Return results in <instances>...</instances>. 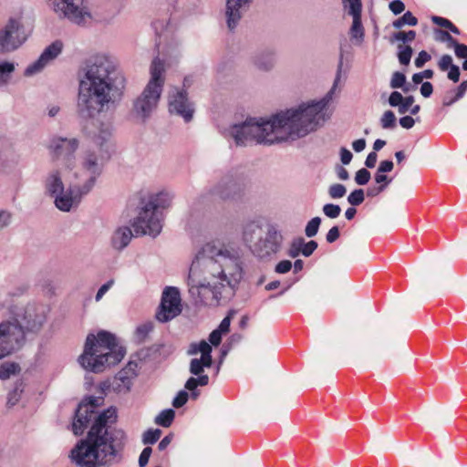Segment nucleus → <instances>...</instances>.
<instances>
[{
    "label": "nucleus",
    "mask_w": 467,
    "mask_h": 467,
    "mask_svg": "<svg viewBox=\"0 0 467 467\" xmlns=\"http://www.w3.org/2000/svg\"><path fill=\"white\" fill-rule=\"evenodd\" d=\"M342 61L331 89L319 100L280 110L266 118H248L229 129L237 146H271L304 138L330 119L328 109L340 78Z\"/></svg>",
    "instance_id": "f257e3e1"
},
{
    "label": "nucleus",
    "mask_w": 467,
    "mask_h": 467,
    "mask_svg": "<svg viewBox=\"0 0 467 467\" xmlns=\"http://www.w3.org/2000/svg\"><path fill=\"white\" fill-rule=\"evenodd\" d=\"M78 88L77 110L84 119H91L96 130L84 128L85 134L101 149L111 136L110 124L93 119L115 106L121 99L126 87V78L119 60L108 54H99L87 61L78 74Z\"/></svg>",
    "instance_id": "f03ea898"
},
{
    "label": "nucleus",
    "mask_w": 467,
    "mask_h": 467,
    "mask_svg": "<svg viewBox=\"0 0 467 467\" xmlns=\"http://www.w3.org/2000/svg\"><path fill=\"white\" fill-rule=\"evenodd\" d=\"M101 397L90 396L76 410L72 431L75 435L83 434L89 426L86 439L81 440L71 451L73 461L80 467L111 466L123 459L127 444L126 432L113 425L117 421V410L110 407L100 412Z\"/></svg>",
    "instance_id": "7ed1b4c3"
},
{
    "label": "nucleus",
    "mask_w": 467,
    "mask_h": 467,
    "mask_svg": "<svg viewBox=\"0 0 467 467\" xmlns=\"http://www.w3.org/2000/svg\"><path fill=\"white\" fill-rule=\"evenodd\" d=\"M244 277V263L237 248L218 240L204 244L189 269V292L200 301L217 306L234 295Z\"/></svg>",
    "instance_id": "20e7f679"
},
{
    "label": "nucleus",
    "mask_w": 467,
    "mask_h": 467,
    "mask_svg": "<svg viewBox=\"0 0 467 467\" xmlns=\"http://www.w3.org/2000/svg\"><path fill=\"white\" fill-rule=\"evenodd\" d=\"M47 314V308L44 305L29 304L11 319L0 324V340L8 354L18 348L26 336L41 331Z\"/></svg>",
    "instance_id": "39448f33"
},
{
    "label": "nucleus",
    "mask_w": 467,
    "mask_h": 467,
    "mask_svg": "<svg viewBox=\"0 0 467 467\" xmlns=\"http://www.w3.org/2000/svg\"><path fill=\"white\" fill-rule=\"evenodd\" d=\"M125 350L118 346L115 336L107 331H99L97 336L87 337L84 352L78 358L82 368L94 373L101 372L106 367L119 363Z\"/></svg>",
    "instance_id": "423d86ee"
},
{
    "label": "nucleus",
    "mask_w": 467,
    "mask_h": 467,
    "mask_svg": "<svg viewBox=\"0 0 467 467\" xmlns=\"http://www.w3.org/2000/svg\"><path fill=\"white\" fill-rule=\"evenodd\" d=\"M150 78L141 93L133 100L131 112L141 122L148 120L157 109L164 85V63L159 57L150 65Z\"/></svg>",
    "instance_id": "0eeeda50"
},
{
    "label": "nucleus",
    "mask_w": 467,
    "mask_h": 467,
    "mask_svg": "<svg viewBox=\"0 0 467 467\" xmlns=\"http://www.w3.org/2000/svg\"><path fill=\"white\" fill-rule=\"evenodd\" d=\"M243 240L254 256L270 260L281 250L283 236L274 226L265 231L259 223L253 221L244 225Z\"/></svg>",
    "instance_id": "6e6552de"
},
{
    "label": "nucleus",
    "mask_w": 467,
    "mask_h": 467,
    "mask_svg": "<svg viewBox=\"0 0 467 467\" xmlns=\"http://www.w3.org/2000/svg\"><path fill=\"white\" fill-rule=\"evenodd\" d=\"M102 170V160L94 151L86 150L81 157L80 166L74 172L76 182L83 185L84 193H88L93 189Z\"/></svg>",
    "instance_id": "1a4fd4ad"
},
{
    "label": "nucleus",
    "mask_w": 467,
    "mask_h": 467,
    "mask_svg": "<svg viewBox=\"0 0 467 467\" xmlns=\"http://www.w3.org/2000/svg\"><path fill=\"white\" fill-rule=\"evenodd\" d=\"M52 6L59 18L78 26H85L91 19L86 0H53Z\"/></svg>",
    "instance_id": "9d476101"
},
{
    "label": "nucleus",
    "mask_w": 467,
    "mask_h": 467,
    "mask_svg": "<svg viewBox=\"0 0 467 467\" xmlns=\"http://www.w3.org/2000/svg\"><path fill=\"white\" fill-rule=\"evenodd\" d=\"M132 227L139 235L157 237L163 227L162 212L155 211L144 204L134 218Z\"/></svg>",
    "instance_id": "9b49d317"
},
{
    "label": "nucleus",
    "mask_w": 467,
    "mask_h": 467,
    "mask_svg": "<svg viewBox=\"0 0 467 467\" xmlns=\"http://www.w3.org/2000/svg\"><path fill=\"white\" fill-rule=\"evenodd\" d=\"M26 36L21 21L10 17L0 26V53L9 54L17 50L26 42Z\"/></svg>",
    "instance_id": "f8f14e48"
},
{
    "label": "nucleus",
    "mask_w": 467,
    "mask_h": 467,
    "mask_svg": "<svg viewBox=\"0 0 467 467\" xmlns=\"http://www.w3.org/2000/svg\"><path fill=\"white\" fill-rule=\"evenodd\" d=\"M181 294L177 287L167 286L161 296V305L156 313L160 322H168L182 313Z\"/></svg>",
    "instance_id": "ddd939ff"
},
{
    "label": "nucleus",
    "mask_w": 467,
    "mask_h": 467,
    "mask_svg": "<svg viewBox=\"0 0 467 467\" xmlns=\"http://www.w3.org/2000/svg\"><path fill=\"white\" fill-rule=\"evenodd\" d=\"M79 142L77 139H67L62 137H54L48 144L49 153L54 161L62 159L63 164L67 168H71L74 161V153L78 150Z\"/></svg>",
    "instance_id": "4468645a"
},
{
    "label": "nucleus",
    "mask_w": 467,
    "mask_h": 467,
    "mask_svg": "<svg viewBox=\"0 0 467 467\" xmlns=\"http://www.w3.org/2000/svg\"><path fill=\"white\" fill-rule=\"evenodd\" d=\"M169 110L171 114L182 117L185 122H190L192 119L194 108L193 104L189 100L185 89L174 88L171 91L169 95Z\"/></svg>",
    "instance_id": "2eb2a0df"
},
{
    "label": "nucleus",
    "mask_w": 467,
    "mask_h": 467,
    "mask_svg": "<svg viewBox=\"0 0 467 467\" xmlns=\"http://www.w3.org/2000/svg\"><path fill=\"white\" fill-rule=\"evenodd\" d=\"M83 185L78 182H71L67 191L55 195V204L57 209L63 212H69L71 208L78 206L83 196Z\"/></svg>",
    "instance_id": "dca6fc26"
},
{
    "label": "nucleus",
    "mask_w": 467,
    "mask_h": 467,
    "mask_svg": "<svg viewBox=\"0 0 467 467\" xmlns=\"http://www.w3.org/2000/svg\"><path fill=\"white\" fill-rule=\"evenodd\" d=\"M63 49V43L60 40H56L47 46L39 57L27 66L25 70V76L30 77L42 71L47 65L57 58Z\"/></svg>",
    "instance_id": "f3484780"
},
{
    "label": "nucleus",
    "mask_w": 467,
    "mask_h": 467,
    "mask_svg": "<svg viewBox=\"0 0 467 467\" xmlns=\"http://www.w3.org/2000/svg\"><path fill=\"white\" fill-rule=\"evenodd\" d=\"M342 3L345 7H348V14L353 17L349 32L351 40L356 44H360L364 39V28L361 23V0H342Z\"/></svg>",
    "instance_id": "a211bd4d"
},
{
    "label": "nucleus",
    "mask_w": 467,
    "mask_h": 467,
    "mask_svg": "<svg viewBox=\"0 0 467 467\" xmlns=\"http://www.w3.org/2000/svg\"><path fill=\"white\" fill-rule=\"evenodd\" d=\"M211 194L223 201L235 200L240 194V186L232 175H226L211 189Z\"/></svg>",
    "instance_id": "6ab92c4d"
},
{
    "label": "nucleus",
    "mask_w": 467,
    "mask_h": 467,
    "mask_svg": "<svg viewBox=\"0 0 467 467\" xmlns=\"http://www.w3.org/2000/svg\"><path fill=\"white\" fill-rule=\"evenodd\" d=\"M252 0H227L226 23L230 30H234L239 24L243 15L248 9Z\"/></svg>",
    "instance_id": "aec40b11"
},
{
    "label": "nucleus",
    "mask_w": 467,
    "mask_h": 467,
    "mask_svg": "<svg viewBox=\"0 0 467 467\" xmlns=\"http://www.w3.org/2000/svg\"><path fill=\"white\" fill-rule=\"evenodd\" d=\"M174 193L169 190H161L156 193L149 195L145 204L155 211H161L169 208L171 205Z\"/></svg>",
    "instance_id": "412c9836"
},
{
    "label": "nucleus",
    "mask_w": 467,
    "mask_h": 467,
    "mask_svg": "<svg viewBox=\"0 0 467 467\" xmlns=\"http://www.w3.org/2000/svg\"><path fill=\"white\" fill-rule=\"evenodd\" d=\"M133 234L129 226H119L112 233L110 244L114 250L122 251L132 239Z\"/></svg>",
    "instance_id": "4be33fe9"
},
{
    "label": "nucleus",
    "mask_w": 467,
    "mask_h": 467,
    "mask_svg": "<svg viewBox=\"0 0 467 467\" xmlns=\"http://www.w3.org/2000/svg\"><path fill=\"white\" fill-rule=\"evenodd\" d=\"M137 364L130 362L123 369H121L116 376L115 381L117 389L121 391L122 389L129 391L132 385V379L136 377L135 368Z\"/></svg>",
    "instance_id": "5701e85b"
},
{
    "label": "nucleus",
    "mask_w": 467,
    "mask_h": 467,
    "mask_svg": "<svg viewBox=\"0 0 467 467\" xmlns=\"http://www.w3.org/2000/svg\"><path fill=\"white\" fill-rule=\"evenodd\" d=\"M252 63L258 69L268 71L275 65V54L270 49L259 50L252 57Z\"/></svg>",
    "instance_id": "b1692460"
},
{
    "label": "nucleus",
    "mask_w": 467,
    "mask_h": 467,
    "mask_svg": "<svg viewBox=\"0 0 467 467\" xmlns=\"http://www.w3.org/2000/svg\"><path fill=\"white\" fill-rule=\"evenodd\" d=\"M45 188L53 197L63 192L64 184L58 171H52L47 174L45 180Z\"/></svg>",
    "instance_id": "393cba45"
},
{
    "label": "nucleus",
    "mask_w": 467,
    "mask_h": 467,
    "mask_svg": "<svg viewBox=\"0 0 467 467\" xmlns=\"http://www.w3.org/2000/svg\"><path fill=\"white\" fill-rule=\"evenodd\" d=\"M209 384V377L208 376H202V377H191L187 379L184 388L191 391V398L192 400H196L200 393L197 390V387H204Z\"/></svg>",
    "instance_id": "a878e982"
},
{
    "label": "nucleus",
    "mask_w": 467,
    "mask_h": 467,
    "mask_svg": "<svg viewBox=\"0 0 467 467\" xmlns=\"http://www.w3.org/2000/svg\"><path fill=\"white\" fill-rule=\"evenodd\" d=\"M201 353L200 358H204L206 360H213L212 358V346L207 343L205 340H202L199 343H192L188 349L189 355H196Z\"/></svg>",
    "instance_id": "bb28decb"
},
{
    "label": "nucleus",
    "mask_w": 467,
    "mask_h": 467,
    "mask_svg": "<svg viewBox=\"0 0 467 467\" xmlns=\"http://www.w3.org/2000/svg\"><path fill=\"white\" fill-rule=\"evenodd\" d=\"M212 364L213 360L195 358L190 361L189 371L192 375L196 377L208 376L207 374H204V368H210Z\"/></svg>",
    "instance_id": "cd10ccee"
},
{
    "label": "nucleus",
    "mask_w": 467,
    "mask_h": 467,
    "mask_svg": "<svg viewBox=\"0 0 467 467\" xmlns=\"http://www.w3.org/2000/svg\"><path fill=\"white\" fill-rule=\"evenodd\" d=\"M15 70L16 64L14 62L7 60L0 61V87L6 86L9 83Z\"/></svg>",
    "instance_id": "c85d7f7f"
},
{
    "label": "nucleus",
    "mask_w": 467,
    "mask_h": 467,
    "mask_svg": "<svg viewBox=\"0 0 467 467\" xmlns=\"http://www.w3.org/2000/svg\"><path fill=\"white\" fill-rule=\"evenodd\" d=\"M175 417V411L171 409L161 410L159 415L155 418V423L164 428H168L171 425Z\"/></svg>",
    "instance_id": "c756f323"
},
{
    "label": "nucleus",
    "mask_w": 467,
    "mask_h": 467,
    "mask_svg": "<svg viewBox=\"0 0 467 467\" xmlns=\"http://www.w3.org/2000/svg\"><path fill=\"white\" fill-rule=\"evenodd\" d=\"M418 24V19L415 17L411 12L407 11L403 14L402 16L393 21L392 26L396 29L401 28L403 26L408 25L414 26Z\"/></svg>",
    "instance_id": "7c9ffc66"
},
{
    "label": "nucleus",
    "mask_w": 467,
    "mask_h": 467,
    "mask_svg": "<svg viewBox=\"0 0 467 467\" xmlns=\"http://www.w3.org/2000/svg\"><path fill=\"white\" fill-rule=\"evenodd\" d=\"M19 371V366L16 363L5 362L0 365V379H7L12 375L16 374Z\"/></svg>",
    "instance_id": "2f4dec72"
},
{
    "label": "nucleus",
    "mask_w": 467,
    "mask_h": 467,
    "mask_svg": "<svg viewBox=\"0 0 467 467\" xmlns=\"http://www.w3.org/2000/svg\"><path fill=\"white\" fill-rule=\"evenodd\" d=\"M412 48L410 46H398V58L401 65H409L412 56Z\"/></svg>",
    "instance_id": "473e14b6"
},
{
    "label": "nucleus",
    "mask_w": 467,
    "mask_h": 467,
    "mask_svg": "<svg viewBox=\"0 0 467 467\" xmlns=\"http://www.w3.org/2000/svg\"><path fill=\"white\" fill-rule=\"evenodd\" d=\"M380 125L384 130H391L396 127V117L393 111L386 110L380 118Z\"/></svg>",
    "instance_id": "72a5a7b5"
},
{
    "label": "nucleus",
    "mask_w": 467,
    "mask_h": 467,
    "mask_svg": "<svg viewBox=\"0 0 467 467\" xmlns=\"http://www.w3.org/2000/svg\"><path fill=\"white\" fill-rule=\"evenodd\" d=\"M321 223V218L317 216L312 218L306 225L305 234L307 237H314L318 233V229Z\"/></svg>",
    "instance_id": "f704fd0d"
},
{
    "label": "nucleus",
    "mask_w": 467,
    "mask_h": 467,
    "mask_svg": "<svg viewBox=\"0 0 467 467\" xmlns=\"http://www.w3.org/2000/svg\"><path fill=\"white\" fill-rule=\"evenodd\" d=\"M416 37V32L413 30H410L408 32L400 31L394 33L391 37V42L400 41L402 43L411 42Z\"/></svg>",
    "instance_id": "c9c22d12"
},
{
    "label": "nucleus",
    "mask_w": 467,
    "mask_h": 467,
    "mask_svg": "<svg viewBox=\"0 0 467 467\" xmlns=\"http://www.w3.org/2000/svg\"><path fill=\"white\" fill-rule=\"evenodd\" d=\"M161 435V430L150 429L144 432L142 437V442L143 444H153L160 439Z\"/></svg>",
    "instance_id": "e433bc0d"
},
{
    "label": "nucleus",
    "mask_w": 467,
    "mask_h": 467,
    "mask_svg": "<svg viewBox=\"0 0 467 467\" xmlns=\"http://www.w3.org/2000/svg\"><path fill=\"white\" fill-rule=\"evenodd\" d=\"M322 211L327 217L336 219L339 216L341 208L337 204L327 203L323 206Z\"/></svg>",
    "instance_id": "4c0bfd02"
},
{
    "label": "nucleus",
    "mask_w": 467,
    "mask_h": 467,
    "mask_svg": "<svg viewBox=\"0 0 467 467\" xmlns=\"http://www.w3.org/2000/svg\"><path fill=\"white\" fill-rule=\"evenodd\" d=\"M365 194L362 189H356L348 196V202L352 206H358L364 202Z\"/></svg>",
    "instance_id": "58836bf2"
},
{
    "label": "nucleus",
    "mask_w": 467,
    "mask_h": 467,
    "mask_svg": "<svg viewBox=\"0 0 467 467\" xmlns=\"http://www.w3.org/2000/svg\"><path fill=\"white\" fill-rule=\"evenodd\" d=\"M347 189L343 184L335 183L329 186L328 194L332 199H339L345 196Z\"/></svg>",
    "instance_id": "ea45409f"
},
{
    "label": "nucleus",
    "mask_w": 467,
    "mask_h": 467,
    "mask_svg": "<svg viewBox=\"0 0 467 467\" xmlns=\"http://www.w3.org/2000/svg\"><path fill=\"white\" fill-rule=\"evenodd\" d=\"M405 82L406 76L402 72L396 71L391 76L389 87L393 89L400 88L404 86Z\"/></svg>",
    "instance_id": "a19ab883"
},
{
    "label": "nucleus",
    "mask_w": 467,
    "mask_h": 467,
    "mask_svg": "<svg viewBox=\"0 0 467 467\" xmlns=\"http://www.w3.org/2000/svg\"><path fill=\"white\" fill-rule=\"evenodd\" d=\"M302 244L303 238L294 239L290 244L287 254L292 258L297 257L300 254H302Z\"/></svg>",
    "instance_id": "79ce46f5"
},
{
    "label": "nucleus",
    "mask_w": 467,
    "mask_h": 467,
    "mask_svg": "<svg viewBox=\"0 0 467 467\" xmlns=\"http://www.w3.org/2000/svg\"><path fill=\"white\" fill-rule=\"evenodd\" d=\"M467 91V80L462 81L460 86L457 88L455 96L451 99V101L443 100L444 106H451L460 99H462L465 92Z\"/></svg>",
    "instance_id": "37998d69"
},
{
    "label": "nucleus",
    "mask_w": 467,
    "mask_h": 467,
    "mask_svg": "<svg viewBox=\"0 0 467 467\" xmlns=\"http://www.w3.org/2000/svg\"><path fill=\"white\" fill-rule=\"evenodd\" d=\"M370 178V172L365 168L358 170L355 174V182L358 185H366Z\"/></svg>",
    "instance_id": "c03bdc74"
},
{
    "label": "nucleus",
    "mask_w": 467,
    "mask_h": 467,
    "mask_svg": "<svg viewBox=\"0 0 467 467\" xmlns=\"http://www.w3.org/2000/svg\"><path fill=\"white\" fill-rule=\"evenodd\" d=\"M394 92V97L392 98V101L393 99H397L396 102H394L393 104H400V102H403L408 108H411V106L414 104L415 102V99L412 95H409V96H406L404 97L400 92L399 91H393Z\"/></svg>",
    "instance_id": "a18cd8bd"
},
{
    "label": "nucleus",
    "mask_w": 467,
    "mask_h": 467,
    "mask_svg": "<svg viewBox=\"0 0 467 467\" xmlns=\"http://www.w3.org/2000/svg\"><path fill=\"white\" fill-rule=\"evenodd\" d=\"M153 326L151 323H145L139 326L136 329V336L140 341H142L152 330Z\"/></svg>",
    "instance_id": "49530a36"
},
{
    "label": "nucleus",
    "mask_w": 467,
    "mask_h": 467,
    "mask_svg": "<svg viewBox=\"0 0 467 467\" xmlns=\"http://www.w3.org/2000/svg\"><path fill=\"white\" fill-rule=\"evenodd\" d=\"M188 392L186 390H180L172 400V406L179 409L188 401Z\"/></svg>",
    "instance_id": "de8ad7c7"
},
{
    "label": "nucleus",
    "mask_w": 467,
    "mask_h": 467,
    "mask_svg": "<svg viewBox=\"0 0 467 467\" xmlns=\"http://www.w3.org/2000/svg\"><path fill=\"white\" fill-rule=\"evenodd\" d=\"M302 254L306 257L310 256L315 250L317 248V243L314 240H311L307 243L305 242L303 239V244H302Z\"/></svg>",
    "instance_id": "09e8293b"
},
{
    "label": "nucleus",
    "mask_w": 467,
    "mask_h": 467,
    "mask_svg": "<svg viewBox=\"0 0 467 467\" xmlns=\"http://www.w3.org/2000/svg\"><path fill=\"white\" fill-rule=\"evenodd\" d=\"M393 97H394V92L392 91L390 93V95L389 96V99H388L389 105L390 107H392V108H397L398 109V113L400 115H405L407 112H409L410 108H408L403 102H400V104L398 103L397 105L393 104L397 100V99H394L393 101H392L391 99H392Z\"/></svg>",
    "instance_id": "8fccbe9b"
},
{
    "label": "nucleus",
    "mask_w": 467,
    "mask_h": 467,
    "mask_svg": "<svg viewBox=\"0 0 467 467\" xmlns=\"http://www.w3.org/2000/svg\"><path fill=\"white\" fill-rule=\"evenodd\" d=\"M114 283H115L114 279H110L108 282H106L105 284H103L99 288V290L96 294V296H95V300L97 302L100 301L102 299V297L104 296V295L113 286Z\"/></svg>",
    "instance_id": "3c124183"
},
{
    "label": "nucleus",
    "mask_w": 467,
    "mask_h": 467,
    "mask_svg": "<svg viewBox=\"0 0 467 467\" xmlns=\"http://www.w3.org/2000/svg\"><path fill=\"white\" fill-rule=\"evenodd\" d=\"M292 266L291 261L282 260L275 265V271L277 274H286L291 270Z\"/></svg>",
    "instance_id": "603ef678"
},
{
    "label": "nucleus",
    "mask_w": 467,
    "mask_h": 467,
    "mask_svg": "<svg viewBox=\"0 0 467 467\" xmlns=\"http://www.w3.org/2000/svg\"><path fill=\"white\" fill-rule=\"evenodd\" d=\"M454 64H452V57L450 55H443L438 62L439 68L441 71L448 70Z\"/></svg>",
    "instance_id": "864d4df0"
},
{
    "label": "nucleus",
    "mask_w": 467,
    "mask_h": 467,
    "mask_svg": "<svg viewBox=\"0 0 467 467\" xmlns=\"http://www.w3.org/2000/svg\"><path fill=\"white\" fill-rule=\"evenodd\" d=\"M389 8L394 15H400L405 10V5L400 0H393L389 3Z\"/></svg>",
    "instance_id": "5fc2aeb1"
},
{
    "label": "nucleus",
    "mask_w": 467,
    "mask_h": 467,
    "mask_svg": "<svg viewBox=\"0 0 467 467\" xmlns=\"http://www.w3.org/2000/svg\"><path fill=\"white\" fill-rule=\"evenodd\" d=\"M431 59V55L422 50L418 54V57H416L414 64L416 67L420 68L424 66L425 63H427Z\"/></svg>",
    "instance_id": "6e6d98bb"
},
{
    "label": "nucleus",
    "mask_w": 467,
    "mask_h": 467,
    "mask_svg": "<svg viewBox=\"0 0 467 467\" xmlns=\"http://www.w3.org/2000/svg\"><path fill=\"white\" fill-rule=\"evenodd\" d=\"M12 213L6 210L0 211V230L7 227L11 223Z\"/></svg>",
    "instance_id": "4d7b16f0"
},
{
    "label": "nucleus",
    "mask_w": 467,
    "mask_h": 467,
    "mask_svg": "<svg viewBox=\"0 0 467 467\" xmlns=\"http://www.w3.org/2000/svg\"><path fill=\"white\" fill-rule=\"evenodd\" d=\"M151 452H152V450L150 447H146L142 450V451L139 457V466L140 467H145L148 464Z\"/></svg>",
    "instance_id": "13d9d810"
},
{
    "label": "nucleus",
    "mask_w": 467,
    "mask_h": 467,
    "mask_svg": "<svg viewBox=\"0 0 467 467\" xmlns=\"http://www.w3.org/2000/svg\"><path fill=\"white\" fill-rule=\"evenodd\" d=\"M339 229L337 226H333L329 229L326 235V240L327 243L332 244L336 242L339 238Z\"/></svg>",
    "instance_id": "bf43d9fd"
},
{
    "label": "nucleus",
    "mask_w": 467,
    "mask_h": 467,
    "mask_svg": "<svg viewBox=\"0 0 467 467\" xmlns=\"http://www.w3.org/2000/svg\"><path fill=\"white\" fill-rule=\"evenodd\" d=\"M399 122L403 129L410 130L414 126L416 120L411 116L406 115L402 116Z\"/></svg>",
    "instance_id": "052dcab7"
},
{
    "label": "nucleus",
    "mask_w": 467,
    "mask_h": 467,
    "mask_svg": "<svg viewBox=\"0 0 467 467\" xmlns=\"http://www.w3.org/2000/svg\"><path fill=\"white\" fill-rule=\"evenodd\" d=\"M393 167H394V164H393L392 161H389V160L382 161L378 167L377 172H379V173L389 172L393 170Z\"/></svg>",
    "instance_id": "680f3d73"
},
{
    "label": "nucleus",
    "mask_w": 467,
    "mask_h": 467,
    "mask_svg": "<svg viewBox=\"0 0 467 467\" xmlns=\"http://www.w3.org/2000/svg\"><path fill=\"white\" fill-rule=\"evenodd\" d=\"M439 33L441 34L440 40L442 42H447L449 47H453L458 43V41L454 39L447 31H439Z\"/></svg>",
    "instance_id": "e2e57ef3"
},
{
    "label": "nucleus",
    "mask_w": 467,
    "mask_h": 467,
    "mask_svg": "<svg viewBox=\"0 0 467 467\" xmlns=\"http://www.w3.org/2000/svg\"><path fill=\"white\" fill-rule=\"evenodd\" d=\"M223 335V334L221 333L217 329H214L213 331H212V333L209 336V341H210L211 345H213V346H219L221 341H222V336Z\"/></svg>",
    "instance_id": "0e129e2a"
},
{
    "label": "nucleus",
    "mask_w": 467,
    "mask_h": 467,
    "mask_svg": "<svg viewBox=\"0 0 467 467\" xmlns=\"http://www.w3.org/2000/svg\"><path fill=\"white\" fill-rule=\"evenodd\" d=\"M352 158L353 155L350 150H348L347 148L340 149V161L344 165L349 164Z\"/></svg>",
    "instance_id": "69168bd1"
},
{
    "label": "nucleus",
    "mask_w": 467,
    "mask_h": 467,
    "mask_svg": "<svg viewBox=\"0 0 467 467\" xmlns=\"http://www.w3.org/2000/svg\"><path fill=\"white\" fill-rule=\"evenodd\" d=\"M448 78L453 82H458L460 79V68L458 66L453 65L448 69Z\"/></svg>",
    "instance_id": "338daca9"
},
{
    "label": "nucleus",
    "mask_w": 467,
    "mask_h": 467,
    "mask_svg": "<svg viewBox=\"0 0 467 467\" xmlns=\"http://www.w3.org/2000/svg\"><path fill=\"white\" fill-rule=\"evenodd\" d=\"M454 52L456 57L459 58H466L467 57V46L463 44L457 43L454 47Z\"/></svg>",
    "instance_id": "774afa93"
}]
</instances>
